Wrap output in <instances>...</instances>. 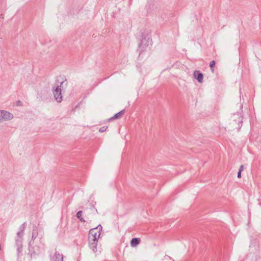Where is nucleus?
<instances>
[{
	"instance_id": "f257e3e1",
	"label": "nucleus",
	"mask_w": 261,
	"mask_h": 261,
	"mask_svg": "<svg viewBox=\"0 0 261 261\" xmlns=\"http://www.w3.org/2000/svg\"><path fill=\"white\" fill-rule=\"evenodd\" d=\"M151 41L150 36L148 34L144 35L142 33V39L139 43L138 51L139 52V56L143 53L149 45L150 42Z\"/></svg>"
},
{
	"instance_id": "f03ea898",
	"label": "nucleus",
	"mask_w": 261,
	"mask_h": 261,
	"mask_svg": "<svg viewBox=\"0 0 261 261\" xmlns=\"http://www.w3.org/2000/svg\"><path fill=\"white\" fill-rule=\"evenodd\" d=\"M64 82L62 81L60 83V85H57L55 89L53 91V94L55 97V99L58 102H61L63 99L62 96V90H61V86L63 85Z\"/></svg>"
},
{
	"instance_id": "7ed1b4c3",
	"label": "nucleus",
	"mask_w": 261,
	"mask_h": 261,
	"mask_svg": "<svg viewBox=\"0 0 261 261\" xmlns=\"http://www.w3.org/2000/svg\"><path fill=\"white\" fill-rule=\"evenodd\" d=\"M33 245L29 243V254L32 258H36L40 253L39 247L37 245L33 246Z\"/></svg>"
},
{
	"instance_id": "20e7f679",
	"label": "nucleus",
	"mask_w": 261,
	"mask_h": 261,
	"mask_svg": "<svg viewBox=\"0 0 261 261\" xmlns=\"http://www.w3.org/2000/svg\"><path fill=\"white\" fill-rule=\"evenodd\" d=\"M23 237L16 236L15 240V245L17 247V255L19 256L22 251Z\"/></svg>"
},
{
	"instance_id": "39448f33",
	"label": "nucleus",
	"mask_w": 261,
	"mask_h": 261,
	"mask_svg": "<svg viewBox=\"0 0 261 261\" xmlns=\"http://www.w3.org/2000/svg\"><path fill=\"white\" fill-rule=\"evenodd\" d=\"M13 118V115L10 112L2 110L0 111V121L11 120Z\"/></svg>"
},
{
	"instance_id": "423d86ee",
	"label": "nucleus",
	"mask_w": 261,
	"mask_h": 261,
	"mask_svg": "<svg viewBox=\"0 0 261 261\" xmlns=\"http://www.w3.org/2000/svg\"><path fill=\"white\" fill-rule=\"evenodd\" d=\"M100 235V232L97 233L95 231V228H91L89 232L88 239L92 240L98 241Z\"/></svg>"
},
{
	"instance_id": "0eeeda50",
	"label": "nucleus",
	"mask_w": 261,
	"mask_h": 261,
	"mask_svg": "<svg viewBox=\"0 0 261 261\" xmlns=\"http://www.w3.org/2000/svg\"><path fill=\"white\" fill-rule=\"evenodd\" d=\"M38 236V228L36 225H34L33 227L32 235V237H31V240L30 241L29 243H30V244H34V242L35 240L37 238Z\"/></svg>"
},
{
	"instance_id": "6e6552de",
	"label": "nucleus",
	"mask_w": 261,
	"mask_h": 261,
	"mask_svg": "<svg viewBox=\"0 0 261 261\" xmlns=\"http://www.w3.org/2000/svg\"><path fill=\"white\" fill-rule=\"evenodd\" d=\"M89 240V247L94 252H96L97 251V246L98 241L92 240L91 239H88Z\"/></svg>"
},
{
	"instance_id": "1a4fd4ad",
	"label": "nucleus",
	"mask_w": 261,
	"mask_h": 261,
	"mask_svg": "<svg viewBox=\"0 0 261 261\" xmlns=\"http://www.w3.org/2000/svg\"><path fill=\"white\" fill-rule=\"evenodd\" d=\"M194 76L200 83L203 82V74L202 73L198 70L195 71L194 72Z\"/></svg>"
},
{
	"instance_id": "9d476101",
	"label": "nucleus",
	"mask_w": 261,
	"mask_h": 261,
	"mask_svg": "<svg viewBox=\"0 0 261 261\" xmlns=\"http://www.w3.org/2000/svg\"><path fill=\"white\" fill-rule=\"evenodd\" d=\"M53 261H63V254L56 251L53 257Z\"/></svg>"
},
{
	"instance_id": "9b49d317",
	"label": "nucleus",
	"mask_w": 261,
	"mask_h": 261,
	"mask_svg": "<svg viewBox=\"0 0 261 261\" xmlns=\"http://www.w3.org/2000/svg\"><path fill=\"white\" fill-rule=\"evenodd\" d=\"M125 110H123L118 113L115 114L112 117L109 119V121H112L115 119H117L120 118L124 113Z\"/></svg>"
},
{
	"instance_id": "f8f14e48",
	"label": "nucleus",
	"mask_w": 261,
	"mask_h": 261,
	"mask_svg": "<svg viewBox=\"0 0 261 261\" xmlns=\"http://www.w3.org/2000/svg\"><path fill=\"white\" fill-rule=\"evenodd\" d=\"M26 222H24L19 227V231L17 233L18 237H23L24 231L25 228Z\"/></svg>"
},
{
	"instance_id": "ddd939ff",
	"label": "nucleus",
	"mask_w": 261,
	"mask_h": 261,
	"mask_svg": "<svg viewBox=\"0 0 261 261\" xmlns=\"http://www.w3.org/2000/svg\"><path fill=\"white\" fill-rule=\"evenodd\" d=\"M141 242V240L138 238H133L130 241V246L133 247L138 245Z\"/></svg>"
},
{
	"instance_id": "4468645a",
	"label": "nucleus",
	"mask_w": 261,
	"mask_h": 261,
	"mask_svg": "<svg viewBox=\"0 0 261 261\" xmlns=\"http://www.w3.org/2000/svg\"><path fill=\"white\" fill-rule=\"evenodd\" d=\"M83 212L82 211H79L77 212L76 214L77 218L82 222H85V220L82 216Z\"/></svg>"
},
{
	"instance_id": "2eb2a0df",
	"label": "nucleus",
	"mask_w": 261,
	"mask_h": 261,
	"mask_svg": "<svg viewBox=\"0 0 261 261\" xmlns=\"http://www.w3.org/2000/svg\"><path fill=\"white\" fill-rule=\"evenodd\" d=\"M215 65H216V62L215 60L212 61L210 63V67L212 71V72H214L213 68L215 66Z\"/></svg>"
},
{
	"instance_id": "dca6fc26",
	"label": "nucleus",
	"mask_w": 261,
	"mask_h": 261,
	"mask_svg": "<svg viewBox=\"0 0 261 261\" xmlns=\"http://www.w3.org/2000/svg\"><path fill=\"white\" fill-rule=\"evenodd\" d=\"M94 228H95V231L96 230H98V233H99V232L101 233V231H102V226L100 224H99L97 226H96V227H95Z\"/></svg>"
},
{
	"instance_id": "f3484780",
	"label": "nucleus",
	"mask_w": 261,
	"mask_h": 261,
	"mask_svg": "<svg viewBox=\"0 0 261 261\" xmlns=\"http://www.w3.org/2000/svg\"><path fill=\"white\" fill-rule=\"evenodd\" d=\"M107 128H108L107 126H102L99 128V132L100 133H103L107 130Z\"/></svg>"
},
{
	"instance_id": "a211bd4d",
	"label": "nucleus",
	"mask_w": 261,
	"mask_h": 261,
	"mask_svg": "<svg viewBox=\"0 0 261 261\" xmlns=\"http://www.w3.org/2000/svg\"><path fill=\"white\" fill-rule=\"evenodd\" d=\"M244 166L243 165H242L240 167V168L239 169V171H240V172H242L243 170H244Z\"/></svg>"
},
{
	"instance_id": "6ab92c4d",
	"label": "nucleus",
	"mask_w": 261,
	"mask_h": 261,
	"mask_svg": "<svg viewBox=\"0 0 261 261\" xmlns=\"http://www.w3.org/2000/svg\"><path fill=\"white\" fill-rule=\"evenodd\" d=\"M241 172H242L238 171V174H237V176H238V178H241Z\"/></svg>"
},
{
	"instance_id": "aec40b11",
	"label": "nucleus",
	"mask_w": 261,
	"mask_h": 261,
	"mask_svg": "<svg viewBox=\"0 0 261 261\" xmlns=\"http://www.w3.org/2000/svg\"><path fill=\"white\" fill-rule=\"evenodd\" d=\"M17 106H20L21 105V102L20 100L17 101Z\"/></svg>"
}]
</instances>
